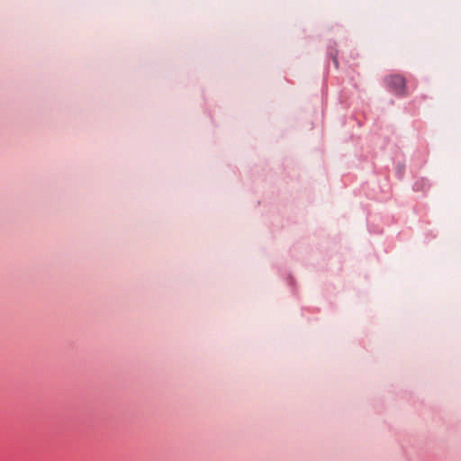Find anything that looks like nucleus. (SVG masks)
Returning <instances> with one entry per match:
<instances>
[{
	"instance_id": "1",
	"label": "nucleus",
	"mask_w": 461,
	"mask_h": 461,
	"mask_svg": "<svg viewBox=\"0 0 461 461\" xmlns=\"http://www.w3.org/2000/svg\"><path fill=\"white\" fill-rule=\"evenodd\" d=\"M388 88L398 95H404L406 93L405 79L400 75H393L385 78Z\"/></svg>"
}]
</instances>
